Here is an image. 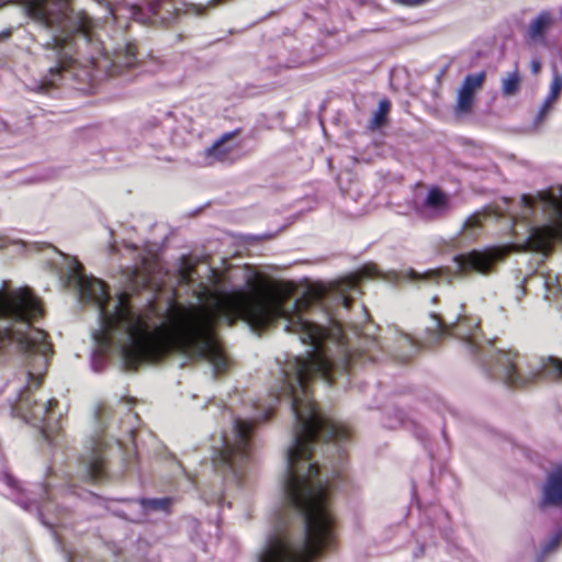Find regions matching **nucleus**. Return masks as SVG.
<instances>
[{
  "instance_id": "f257e3e1",
  "label": "nucleus",
  "mask_w": 562,
  "mask_h": 562,
  "mask_svg": "<svg viewBox=\"0 0 562 562\" xmlns=\"http://www.w3.org/2000/svg\"><path fill=\"white\" fill-rule=\"evenodd\" d=\"M220 282L221 274L212 271L211 284L198 291L200 305H172L158 321L153 308L136 311L127 293L111 297L105 284L85 276L77 260L71 261L67 276L68 285L78 290L80 300L99 310L101 327L94 334L95 340L104 348L115 345L131 367L156 360L176 348L190 358L207 360L220 372L226 369L228 359L213 334L217 321L232 324L243 319L259 328L283 319L284 329L311 347L307 358L296 357L283 369L282 395L291 400L297 424L295 439L286 453L284 488L289 501L302 513H329L326 487L311 462L312 443L321 431L326 438L342 439L347 429L316 411L308 380L318 375L330 384L336 371L347 368L351 353L341 329L339 326L325 329L306 318L305 310L323 295L318 288L307 289L302 297L289 303L293 294L291 283L258 279L247 290L225 292L220 289Z\"/></svg>"
},
{
  "instance_id": "f03ea898",
  "label": "nucleus",
  "mask_w": 562,
  "mask_h": 562,
  "mask_svg": "<svg viewBox=\"0 0 562 562\" xmlns=\"http://www.w3.org/2000/svg\"><path fill=\"white\" fill-rule=\"evenodd\" d=\"M41 312L29 289L0 291V350L15 346L20 351L38 353L40 366H45L49 351L46 335L31 326Z\"/></svg>"
},
{
  "instance_id": "7ed1b4c3",
  "label": "nucleus",
  "mask_w": 562,
  "mask_h": 562,
  "mask_svg": "<svg viewBox=\"0 0 562 562\" xmlns=\"http://www.w3.org/2000/svg\"><path fill=\"white\" fill-rule=\"evenodd\" d=\"M536 200H539L544 209L554 212L555 218L552 224L533 228L524 246V249L533 251H548L555 239H562V189L557 196L550 192H539L537 196L524 194L521 202L526 207H532Z\"/></svg>"
},
{
  "instance_id": "20e7f679",
  "label": "nucleus",
  "mask_w": 562,
  "mask_h": 562,
  "mask_svg": "<svg viewBox=\"0 0 562 562\" xmlns=\"http://www.w3.org/2000/svg\"><path fill=\"white\" fill-rule=\"evenodd\" d=\"M251 425L245 420H235L232 429L223 435L220 447H214L215 462L233 464L243 459L248 451Z\"/></svg>"
},
{
  "instance_id": "39448f33",
  "label": "nucleus",
  "mask_w": 562,
  "mask_h": 562,
  "mask_svg": "<svg viewBox=\"0 0 562 562\" xmlns=\"http://www.w3.org/2000/svg\"><path fill=\"white\" fill-rule=\"evenodd\" d=\"M67 0H34L27 8L29 15L46 29L69 31L74 29L68 15Z\"/></svg>"
},
{
  "instance_id": "423d86ee",
  "label": "nucleus",
  "mask_w": 562,
  "mask_h": 562,
  "mask_svg": "<svg viewBox=\"0 0 562 562\" xmlns=\"http://www.w3.org/2000/svg\"><path fill=\"white\" fill-rule=\"evenodd\" d=\"M504 251L499 248H492L485 251H471L468 255L456 257V262L460 272L475 270L486 271L494 261L502 258Z\"/></svg>"
},
{
  "instance_id": "0eeeda50",
  "label": "nucleus",
  "mask_w": 562,
  "mask_h": 562,
  "mask_svg": "<svg viewBox=\"0 0 562 562\" xmlns=\"http://www.w3.org/2000/svg\"><path fill=\"white\" fill-rule=\"evenodd\" d=\"M542 503L546 505L562 504V467L557 468L549 476Z\"/></svg>"
},
{
  "instance_id": "6e6552de",
  "label": "nucleus",
  "mask_w": 562,
  "mask_h": 562,
  "mask_svg": "<svg viewBox=\"0 0 562 562\" xmlns=\"http://www.w3.org/2000/svg\"><path fill=\"white\" fill-rule=\"evenodd\" d=\"M234 148L231 145H226L224 138L217 140L213 146L205 149L203 153L205 164L213 165L216 162H223L232 160Z\"/></svg>"
},
{
  "instance_id": "1a4fd4ad",
  "label": "nucleus",
  "mask_w": 562,
  "mask_h": 562,
  "mask_svg": "<svg viewBox=\"0 0 562 562\" xmlns=\"http://www.w3.org/2000/svg\"><path fill=\"white\" fill-rule=\"evenodd\" d=\"M448 199L438 189H430L424 203L423 212L427 216L439 214L447 210Z\"/></svg>"
},
{
  "instance_id": "9d476101",
  "label": "nucleus",
  "mask_w": 562,
  "mask_h": 562,
  "mask_svg": "<svg viewBox=\"0 0 562 562\" xmlns=\"http://www.w3.org/2000/svg\"><path fill=\"white\" fill-rule=\"evenodd\" d=\"M514 358L515 356L509 351H504L501 353L498 362L504 367L503 376L508 384H522L526 382V380L520 374L516 373L514 368Z\"/></svg>"
},
{
  "instance_id": "9b49d317",
  "label": "nucleus",
  "mask_w": 562,
  "mask_h": 562,
  "mask_svg": "<svg viewBox=\"0 0 562 562\" xmlns=\"http://www.w3.org/2000/svg\"><path fill=\"white\" fill-rule=\"evenodd\" d=\"M68 35L63 36L59 34H54L52 37V43L49 46L57 50V58L59 60V66L56 68H52L50 71H59L61 68L66 67L68 60L70 59V46L67 44Z\"/></svg>"
},
{
  "instance_id": "f8f14e48",
  "label": "nucleus",
  "mask_w": 562,
  "mask_h": 562,
  "mask_svg": "<svg viewBox=\"0 0 562 562\" xmlns=\"http://www.w3.org/2000/svg\"><path fill=\"white\" fill-rule=\"evenodd\" d=\"M485 78V71L470 74L465 76L458 91L475 98V93L483 87Z\"/></svg>"
},
{
  "instance_id": "ddd939ff",
  "label": "nucleus",
  "mask_w": 562,
  "mask_h": 562,
  "mask_svg": "<svg viewBox=\"0 0 562 562\" xmlns=\"http://www.w3.org/2000/svg\"><path fill=\"white\" fill-rule=\"evenodd\" d=\"M553 19L549 12H541L530 24L529 36L538 38L552 25Z\"/></svg>"
},
{
  "instance_id": "4468645a",
  "label": "nucleus",
  "mask_w": 562,
  "mask_h": 562,
  "mask_svg": "<svg viewBox=\"0 0 562 562\" xmlns=\"http://www.w3.org/2000/svg\"><path fill=\"white\" fill-rule=\"evenodd\" d=\"M521 82V77L518 70H513L507 74L502 80V92L506 97L514 95L518 92Z\"/></svg>"
},
{
  "instance_id": "2eb2a0df",
  "label": "nucleus",
  "mask_w": 562,
  "mask_h": 562,
  "mask_svg": "<svg viewBox=\"0 0 562 562\" xmlns=\"http://www.w3.org/2000/svg\"><path fill=\"white\" fill-rule=\"evenodd\" d=\"M475 98L460 91H457V100L454 104V113L458 116H463L471 113Z\"/></svg>"
},
{
  "instance_id": "dca6fc26",
  "label": "nucleus",
  "mask_w": 562,
  "mask_h": 562,
  "mask_svg": "<svg viewBox=\"0 0 562 562\" xmlns=\"http://www.w3.org/2000/svg\"><path fill=\"white\" fill-rule=\"evenodd\" d=\"M389 108H390V103L387 100L380 101L379 108L375 111L373 119H372V124L374 126H380L382 124V122L389 111Z\"/></svg>"
},
{
  "instance_id": "f3484780",
  "label": "nucleus",
  "mask_w": 562,
  "mask_h": 562,
  "mask_svg": "<svg viewBox=\"0 0 562 562\" xmlns=\"http://www.w3.org/2000/svg\"><path fill=\"white\" fill-rule=\"evenodd\" d=\"M562 90V76L554 74L550 86L549 97L550 100H557Z\"/></svg>"
},
{
  "instance_id": "a211bd4d",
  "label": "nucleus",
  "mask_w": 562,
  "mask_h": 562,
  "mask_svg": "<svg viewBox=\"0 0 562 562\" xmlns=\"http://www.w3.org/2000/svg\"><path fill=\"white\" fill-rule=\"evenodd\" d=\"M169 504V499H148L143 502V506L146 509L153 510H166Z\"/></svg>"
},
{
  "instance_id": "6ab92c4d",
  "label": "nucleus",
  "mask_w": 562,
  "mask_h": 562,
  "mask_svg": "<svg viewBox=\"0 0 562 562\" xmlns=\"http://www.w3.org/2000/svg\"><path fill=\"white\" fill-rule=\"evenodd\" d=\"M355 285H356V280H355V278H350V279L346 280L345 282H341V283L338 285V288H337V292H339V293L341 294V296H342V303H344V305H345L346 307H348L349 302H348V299H347V296L345 295V293H346V291H347L348 289H352V288H355Z\"/></svg>"
},
{
  "instance_id": "aec40b11",
  "label": "nucleus",
  "mask_w": 562,
  "mask_h": 562,
  "mask_svg": "<svg viewBox=\"0 0 562 562\" xmlns=\"http://www.w3.org/2000/svg\"><path fill=\"white\" fill-rule=\"evenodd\" d=\"M193 268L190 266L188 260H184L182 267L180 268V279L184 283H190L192 281Z\"/></svg>"
},
{
  "instance_id": "412c9836",
  "label": "nucleus",
  "mask_w": 562,
  "mask_h": 562,
  "mask_svg": "<svg viewBox=\"0 0 562 562\" xmlns=\"http://www.w3.org/2000/svg\"><path fill=\"white\" fill-rule=\"evenodd\" d=\"M555 100H550V97L548 95L544 100V102L542 103L540 110H539V114H538V122L540 123L544 117L546 115L548 114V112L550 111L552 104L554 103Z\"/></svg>"
},
{
  "instance_id": "4be33fe9",
  "label": "nucleus",
  "mask_w": 562,
  "mask_h": 562,
  "mask_svg": "<svg viewBox=\"0 0 562 562\" xmlns=\"http://www.w3.org/2000/svg\"><path fill=\"white\" fill-rule=\"evenodd\" d=\"M481 222H480V215L479 214H474L472 216H470L465 223H464V227L465 228H472L474 226H480Z\"/></svg>"
},
{
  "instance_id": "5701e85b",
  "label": "nucleus",
  "mask_w": 562,
  "mask_h": 562,
  "mask_svg": "<svg viewBox=\"0 0 562 562\" xmlns=\"http://www.w3.org/2000/svg\"><path fill=\"white\" fill-rule=\"evenodd\" d=\"M549 366L554 372L562 375V361L561 360L551 358V359H549Z\"/></svg>"
},
{
  "instance_id": "b1692460",
  "label": "nucleus",
  "mask_w": 562,
  "mask_h": 562,
  "mask_svg": "<svg viewBox=\"0 0 562 562\" xmlns=\"http://www.w3.org/2000/svg\"><path fill=\"white\" fill-rule=\"evenodd\" d=\"M101 463L99 461H95L91 464L90 471L91 475L95 479H98L101 475L102 469Z\"/></svg>"
},
{
  "instance_id": "393cba45",
  "label": "nucleus",
  "mask_w": 562,
  "mask_h": 562,
  "mask_svg": "<svg viewBox=\"0 0 562 562\" xmlns=\"http://www.w3.org/2000/svg\"><path fill=\"white\" fill-rule=\"evenodd\" d=\"M125 65L127 67H132L134 65V52L131 47L127 48Z\"/></svg>"
},
{
  "instance_id": "a878e982",
  "label": "nucleus",
  "mask_w": 562,
  "mask_h": 562,
  "mask_svg": "<svg viewBox=\"0 0 562 562\" xmlns=\"http://www.w3.org/2000/svg\"><path fill=\"white\" fill-rule=\"evenodd\" d=\"M530 67H531V71L533 74H538L539 70H540V67H541V64L538 59H533L531 63H530Z\"/></svg>"
},
{
  "instance_id": "bb28decb",
  "label": "nucleus",
  "mask_w": 562,
  "mask_h": 562,
  "mask_svg": "<svg viewBox=\"0 0 562 562\" xmlns=\"http://www.w3.org/2000/svg\"><path fill=\"white\" fill-rule=\"evenodd\" d=\"M432 318H434L435 328L443 334L445 333V328L442 327L439 318L436 315H434Z\"/></svg>"
},
{
  "instance_id": "cd10ccee",
  "label": "nucleus",
  "mask_w": 562,
  "mask_h": 562,
  "mask_svg": "<svg viewBox=\"0 0 562 562\" xmlns=\"http://www.w3.org/2000/svg\"><path fill=\"white\" fill-rule=\"evenodd\" d=\"M559 541H560L559 536H555V537H554V539L552 540V544L550 543V544L546 548V550H549V549L553 548V546H555Z\"/></svg>"
},
{
  "instance_id": "c85d7f7f",
  "label": "nucleus",
  "mask_w": 562,
  "mask_h": 562,
  "mask_svg": "<svg viewBox=\"0 0 562 562\" xmlns=\"http://www.w3.org/2000/svg\"><path fill=\"white\" fill-rule=\"evenodd\" d=\"M425 1H426V0H407V2H408L409 4H419V3H423V2H425Z\"/></svg>"
},
{
  "instance_id": "c756f323",
  "label": "nucleus",
  "mask_w": 562,
  "mask_h": 562,
  "mask_svg": "<svg viewBox=\"0 0 562 562\" xmlns=\"http://www.w3.org/2000/svg\"><path fill=\"white\" fill-rule=\"evenodd\" d=\"M29 375L31 379L35 378V374L31 371L29 372ZM40 381H41L40 376H36V384H40Z\"/></svg>"
},
{
  "instance_id": "7c9ffc66",
  "label": "nucleus",
  "mask_w": 562,
  "mask_h": 562,
  "mask_svg": "<svg viewBox=\"0 0 562 562\" xmlns=\"http://www.w3.org/2000/svg\"><path fill=\"white\" fill-rule=\"evenodd\" d=\"M55 404V401L54 400H50L48 401V408L46 409V412Z\"/></svg>"
},
{
  "instance_id": "2f4dec72",
  "label": "nucleus",
  "mask_w": 562,
  "mask_h": 562,
  "mask_svg": "<svg viewBox=\"0 0 562 562\" xmlns=\"http://www.w3.org/2000/svg\"><path fill=\"white\" fill-rule=\"evenodd\" d=\"M81 27H82V29H86V27H87V22H86V21H85V22H82Z\"/></svg>"
},
{
  "instance_id": "473e14b6",
  "label": "nucleus",
  "mask_w": 562,
  "mask_h": 562,
  "mask_svg": "<svg viewBox=\"0 0 562 562\" xmlns=\"http://www.w3.org/2000/svg\"><path fill=\"white\" fill-rule=\"evenodd\" d=\"M439 271H428L427 274L438 273Z\"/></svg>"
},
{
  "instance_id": "72a5a7b5",
  "label": "nucleus",
  "mask_w": 562,
  "mask_h": 562,
  "mask_svg": "<svg viewBox=\"0 0 562 562\" xmlns=\"http://www.w3.org/2000/svg\"><path fill=\"white\" fill-rule=\"evenodd\" d=\"M561 15H562V9H561Z\"/></svg>"
}]
</instances>
